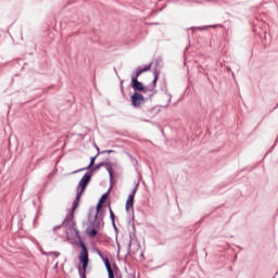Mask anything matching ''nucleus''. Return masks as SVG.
<instances>
[{
    "label": "nucleus",
    "mask_w": 278,
    "mask_h": 278,
    "mask_svg": "<svg viewBox=\"0 0 278 278\" xmlns=\"http://www.w3.org/2000/svg\"><path fill=\"white\" fill-rule=\"evenodd\" d=\"M157 77H159L157 74H155L154 79L152 81L153 88H155V86L157 85Z\"/></svg>",
    "instance_id": "nucleus-14"
},
{
    "label": "nucleus",
    "mask_w": 278,
    "mask_h": 278,
    "mask_svg": "<svg viewBox=\"0 0 278 278\" xmlns=\"http://www.w3.org/2000/svg\"><path fill=\"white\" fill-rule=\"evenodd\" d=\"M80 170H81V169L74 170L73 174H75V173H80Z\"/></svg>",
    "instance_id": "nucleus-17"
},
{
    "label": "nucleus",
    "mask_w": 278,
    "mask_h": 278,
    "mask_svg": "<svg viewBox=\"0 0 278 278\" xmlns=\"http://www.w3.org/2000/svg\"><path fill=\"white\" fill-rule=\"evenodd\" d=\"M102 166H105V168L109 170L110 175H112V169L110 167V165L108 163H100L98 164L96 167H93L91 169V173H97V170H99V168H102Z\"/></svg>",
    "instance_id": "nucleus-6"
},
{
    "label": "nucleus",
    "mask_w": 278,
    "mask_h": 278,
    "mask_svg": "<svg viewBox=\"0 0 278 278\" xmlns=\"http://www.w3.org/2000/svg\"><path fill=\"white\" fill-rule=\"evenodd\" d=\"M131 86L134 90H139L140 92H144V85L140 81H138L137 78H131Z\"/></svg>",
    "instance_id": "nucleus-5"
},
{
    "label": "nucleus",
    "mask_w": 278,
    "mask_h": 278,
    "mask_svg": "<svg viewBox=\"0 0 278 278\" xmlns=\"http://www.w3.org/2000/svg\"><path fill=\"white\" fill-rule=\"evenodd\" d=\"M139 71L142 73H147V71H151V64L150 65H146L144 68H139Z\"/></svg>",
    "instance_id": "nucleus-12"
},
{
    "label": "nucleus",
    "mask_w": 278,
    "mask_h": 278,
    "mask_svg": "<svg viewBox=\"0 0 278 278\" xmlns=\"http://www.w3.org/2000/svg\"><path fill=\"white\" fill-rule=\"evenodd\" d=\"M136 195V190H134L132 194L128 195L126 201V212H134V197Z\"/></svg>",
    "instance_id": "nucleus-4"
},
{
    "label": "nucleus",
    "mask_w": 278,
    "mask_h": 278,
    "mask_svg": "<svg viewBox=\"0 0 278 278\" xmlns=\"http://www.w3.org/2000/svg\"><path fill=\"white\" fill-rule=\"evenodd\" d=\"M79 247L81 249L79 262L83 264V273H80V277L86 278V270L88 268V248H86V244L83 241H80Z\"/></svg>",
    "instance_id": "nucleus-2"
},
{
    "label": "nucleus",
    "mask_w": 278,
    "mask_h": 278,
    "mask_svg": "<svg viewBox=\"0 0 278 278\" xmlns=\"http://www.w3.org/2000/svg\"><path fill=\"white\" fill-rule=\"evenodd\" d=\"M141 75H142V72H141L140 70H138V71L136 72V76L132 77V79H138Z\"/></svg>",
    "instance_id": "nucleus-13"
},
{
    "label": "nucleus",
    "mask_w": 278,
    "mask_h": 278,
    "mask_svg": "<svg viewBox=\"0 0 278 278\" xmlns=\"http://www.w3.org/2000/svg\"><path fill=\"white\" fill-rule=\"evenodd\" d=\"M131 103L134 108H140L141 103H144V96L139 92H136L131 96Z\"/></svg>",
    "instance_id": "nucleus-3"
},
{
    "label": "nucleus",
    "mask_w": 278,
    "mask_h": 278,
    "mask_svg": "<svg viewBox=\"0 0 278 278\" xmlns=\"http://www.w3.org/2000/svg\"><path fill=\"white\" fill-rule=\"evenodd\" d=\"M105 201H108V193H104V194L100 198L99 203H102V205H103V203H105Z\"/></svg>",
    "instance_id": "nucleus-10"
},
{
    "label": "nucleus",
    "mask_w": 278,
    "mask_h": 278,
    "mask_svg": "<svg viewBox=\"0 0 278 278\" xmlns=\"http://www.w3.org/2000/svg\"><path fill=\"white\" fill-rule=\"evenodd\" d=\"M97 233H98L97 226H94V227L88 226L87 236H89V238H94V236H97Z\"/></svg>",
    "instance_id": "nucleus-7"
},
{
    "label": "nucleus",
    "mask_w": 278,
    "mask_h": 278,
    "mask_svg": "<svg viewBox=\"0 0 278 278\" xmlns=\"http://www.w3.org/2000/svg\"><path fill=\"white\" fill-rule=\"evenodd\" d=\"M139 71L142 73H147V71H151V64L150 65H146L144 68H139Z\"/></svg>",
    "instance_id": "nucleus-11"
},
{
    "label": "nucleus",
    "mask_w": 278,
    "mask_h": 278,
    "mask_svg": "<svg viewBox=\"0 0 278 278\" xmlns=\"http://www.w3.org/2000/svg\"><path fill=\"white\" fill-rule=\"evenodd\" d=\"M53 229H54V231H55V229H62V226H56Z\"/></svg>",
    "instance_id": "nucleus-16"
},
{
    "label": "nucleus",
    "mask_w": 278,
    "mask_h": 278,
    "mask_svg": "<svg viewBox=\"0 0 278 278\" xmlns=\"http://www.w3.org/2000/svg\"><path fill=\"white\" fill-rule=\"evenodd\" d=\"M88 184H90V175L86 174L79 181V186L77 189V195L76 199L73 203V207H72V213H71V218H73V216H75V211L77 210V207H79V201L81 199V194H84V192H86V188L88 187Z\"/></svg>",
    "instance_id": "nucleus-1"
},
{
    "label": "nucleus",
    "mask_w": 278,
    "mask_h": 278,
    "mask_svg": "<svg viewBox=\"0 0 278 278\" xmlns=\"http://www.w3.org/2000/svg\"><path fill=\"white\" fill-rule=\"evenodd\" d=\"M97 160V156H93L90 159L89 165L85 168V170H90L92 166H94V161Z\"/></svg>",
    "instance_id": "nucleus-8"
},
{
    "label": "nucleus",
    "mask_w": 278,
    "mask_h": 278,
    "mask_svg": "<svg viewBox=\"0 0 278 278\" xmlns=\"http://www.w3.org/2000/svg\"><path fill=\"white\" fill-rule=\"evenodd\" d=\"M110 216H111V220L114 223V211H112L111 207H110Z\"/></svg>",
    "instance_id": "nucleus-15"
},
{
    "label": "nucleus",
    "mask_w": 278,
    "mask_h": 278,
    "mask_svg": "<svg viewBox=\"0 0 278 278\" xmlns=\"http://www.w3.org/2000/svg\"><path fill=\"white\" fill-rule=\"evenodd\" d=\"M101 210H103V204L99 202L97 205V214L94 216L96 219L99 218V213L101 212Z\"/></svg>",
    "instance_id": "nucleus-9"
}]
</instances>
